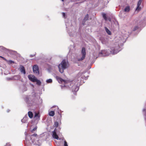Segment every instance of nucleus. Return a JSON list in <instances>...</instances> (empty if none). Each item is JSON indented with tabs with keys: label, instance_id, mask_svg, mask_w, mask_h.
Returning <instances> with one entry per match:
<instances>
[{
	"label": "nucleus",
	"instance_id": "nucleus-1",
	"mask_svg": "<svg viewBox=\"0 0 146 146\" xmlns=\"http://www.w3.org/2000/svg\"><path fill=\"white\" fill-rule=\"evenodd\" d=\"M86 77L85 76L82 75L80 74H78L76 76L75 81L77 82V86L74 85L72 87V91L74 92V94H76V92L78 90L79 88L78 86L84 83L83 79H85Z\"/></svg>",
	"mask_w": 146,
	"mask_h": 146
},
{
	"label": "nucleus",
	"instance_id": "nucleus-2",
	"mask_svg": "<svg viewBox=\"0 0 146 146\" xmlns=\"http://www.w3.org/2000/svg\"><path fill=\"white\" fill-rule=\"evenodd\" d=\"M67 62L65 60H63L58 66L59 71L61 73L64 72V70L67 68Z\"/></svg>",
	"mask_w": 146,
	"mask_h": 146
},
{
	"label": "nucleus",
	"instance_id": "nucleus-3",
	"mask_svg": "<svg viewBox=\"0 0 146 146\" xmlns=\"http://www.w3.org/2000/svg\"><path fill=\"white\" fill-rule=\"evenodd\" d=\"M81 54L82 56V57L78 59V60L79 61H81L84 60L86 57V49L84 47H83L82 48L81 51Z\"/></svg>",
	"mask_w": 146,
	"mask_h": 146
},
{
	"label": "nucleus",
	"instance_id": "nucleus-4",
	"mask_svg": "<svg viewBox=\"0 0 146 146\" xmlns=\"http://www.w3.org/2000/svg\"><path fill=\"white\" fill-rule=\"evenodd\" d=\"M56 78L58 81L60 83H62V82H63L64 84L66 85L67 83H69L70 82L69 80H63L58 76H56Z\"/></svg>",
	"mask_w": 146,
	"mask_h": 146
},
{
	"label": "nucleus",
	"instance_id": "nucleus-5",
	"mask_svg": "<svg viewBox=\"0 0 146 146\" xmlns=\"http://www.w3.org/2000/svg\"><path fill=\"white\" fill-rule=\"evenodd\" d=\"M33 72L34 73L38 74H39V70L38 67V65H35L33 67Z\"/></svg>",
	"mask_w": 146,
	"mask_h": 146
},
{
	"label": "nucleus",
	"instance_id": "nucleus-6",
	"mask_svg": "<svg viewBox=\"0 0 146 146\" xmlns=\"http://www.w3.org/2000/svg\"><path fill=\"white\" fill-rule=\"evenodd\" d=\"M28 78L29 80L33 82H35L37 78L34 76L32 75H29L28 76Z\"/></svg>",
	"mask_w": 146,
	"mask_h": 146
},
{
	"label": "nucleus",
	"instance_id": "nucleus-7",
	"mask_svg": "<svg viewBox=\"0 0 146 146\" xmlns=\"http://www.w3.org/2000/svg\"><path fill=\"white\" fill-rule=\"evenodd\" d=\"M0 57L2 58L4 60L6 61L7 62V63L9 64H14L15 63L14 62V61H12V60H8L3 57L0 56Z\"/></svg>",
	"mask_w": 146,
	"mask_h": 146
},
{
	"label": "nucleus",
	"instance_id": "nucleus-8",
	"mask_svg": "<svg viewBox=\"0 0 146 146\" xmlns=\"http://www.w3.org/2000/svg\"><path fill=\"white\" fill-rule=\"evenodd\" d=\"M142 0H139L138 2L137 5V7L136 9L135 10L137 11H139L141 10V8L140 7V5L141 3Z\"/></svg>",
	"mask_w": 146,
	"mask_h": 146
},
{
	"label": "nucleus",
	"instance_id": "nucleus-9",
	"mask_svg": "<svg viewBox=\"0 0 146 146\" xmlns=\"http://www.w3.org/2000/svg\"><path fill=\"white\" fill-rule=\"evenodd\" d=\"M52 136L55 139H58V137L56 134V132L55 131H52Z\"/></svg>",
	"mask_w": 146,
	"mask_h": 146
},
{
	"label": "nucleus",
	"instance_id": "nucleus-10",
	"mask_svg": "<svg viewBox=\"0 0 146 146\" xmlns=\"http://www.w3.org/2000/svg\"><path fill=\"white\" fill-rule=\"evenodd\" d=\"M20 68L21 72L23 73L24 74H25L26 72L24 67L23 66H20Z\"/></svg>",
	"mask_w": 146,
	"mask_h": 146
},
{
	"label": "nucleus",
	"instance_id": "nucleus-11",
	"mask_svg": "<svg viewBox=\"0 0 146 146\" xmlns=\"http://www.w3.org/2000/svg\"><path fill=\"white\" fill-rule=\"evenodd\" d=\"M28 115L29 117L31 118H32L33 117V113L31 111H29L28 112Z\"/></svg>",
	"mask_w": 146,
	"mask_h": 146
},
{
	"label": "nucleus",
	"instance_id": "nucleus-12",
	"mask_svg": "<svg viewBox=\"0 0 146 146\" xmlns=\"http://www.w3.org/2000/svg\"><path fill=\"white\" fill-rule=\"evenodd\" d=\"M130 11V7L129 6H127L124 9V11L125 12H129Z\"/></svg>",
	"mask_w": 146,
	"mask_h": 146
},
{
	"label": "nucleus",
	"instance_id": "nucleus-13",
	"mask_svg": "<svg viewBox=\"0 0 146 146\" xmlns=\"http://www.w3.org/2000/svg\"><path fill=\"white\" fill-rule=\"evenodd\" d=\"M55 114L54 111H51L49 112V115L50 116H53Z\"/></svg>",
	"mask_w": 146,
	"mask_h": 146
},
{
	"label": "nucleus",
	"instance_id": "nucleus-14",
	"mask_svg": "<svg viewBox=\"0 0 146 146\" xmlns=\"http://www.w3.org/2000/svg\"><path fill=\"white\" fill-rule=\"evenodd\" d=\"M106 31L109 35H111V31L107 28L105 27Z\"/></svg>",
	"mask_w": 146,
	"mask_h": 146
},
{
	"label": "nucleus",
	"instance_id": "nucleus-15",
	"mask_svg": "<svg viewBox=\"0 0 146 146\" xmlns=\"http://www.w3.org/2000/svg\"><path fill=\"white\" fill-rule=\"evenodd\" d=\"M102 16L103 18L106 21H107V18L106 17V15L105 13H103L102 14Z\"/></svg>",
	"mask_w": 146,
	"mask_h": 146
},
{
	"label": "nucleus",
	"instance_id": "nucleus-16",
	"mask_svg": "<svg viewBox=\"0 0 146 146\" xmlns=\"http://www.w3.org/2000/svg\"><path fill=\"white\" fill-rule=\"evenodd\" d=\"M89 18V15L88 14H86L85 17H84V21H86L88 20Z\"/></svg>",
	"mask_w": 146,
	"mask_h": 146
},
{
	"label": "nucleus",
	"instance_id": "nucleus-17",
	"mask_svg": "<svg viewBox=\"0 0 146 146\" xmlns=\"http://www.w3.org/2000/svg\"><path fill=\"white\" fill-rule=\"evenodd\" d=\"M35 82H36V84L38 85H40L41 84V82L37 79H36Z\"/></svg>",
	"mask_w": 146,
	"mask_h": 146
},
{
	"label": "nucleus",
	"instance_id": "nucleus-18",
	"mask_svg": "<svg viewBox=\"0 0 146 146\" xmlns=\"http://www.w3.org/2000/svg\"><path fill=\"white\" fill-rule=\"evenodd\" d=\"M28 119V118L27 117H25L23 118L22 119L21 121L22 122H24V121L25 120L26 121L27 120V119Z\"/></svg>",
	"mask_w": 146,
	"mask_h": 146
},
{
	"label": "nucleus",
	"instance_id": "nucleus-19",
	"mask_svg": "<svg viewBox=\"0 0 146 146\" xmlns=\"http://www.w3.org/2000/svg\"><path fill=\"white\" fill-rule=\"evenodd\" d=\"M47 83H50L52 82V80L51 79H49L47 80L46 81Z\"/></svg>",
	"mask_w": 146,
	"mask_h": 146
},
{
	"label": "nucleus",
	"instance_id": "nucleus-20",
	"mask_svg": "<svg viewBox=\"0 0 146 146\" xmlns=\"http://www.w3.org/2000/svg\"><path fill=\"white\" fill-rule=\"evenodd\" d=\"M58 126V122H56L54 123V126L56 127H57Z\"/></svg>",
	"mask_w": 146,
	"mask_h": 146
},
{
	"label": "nucleus",
	"instance_id": "nucleus-21",
	"mask_svg": "<svg viewBox=\"0 0 146 146\" xmlns=\"http://www.w3.org/2000/svg\"><path fill=\"white\" fill-rule=\"evenodd\" d=\"M138 28H139V27L138 26H135L134 28L133 29V31H135L136 30H137L138 29Z\"/></svg>",
	"mask_w": 146,
	"mask_h": 146
},
{
	"label": "nucleus",
	"instance_id": "nucleus-22",
	"mask_svg": "<svg viewBox=\"0 0 146 146\" xmlns=\"http://www.w3.org/2000/svg\"><path fill=\"white\" fill-rule=\"evenodd\" d=\"M36 129H37V127H35L33 129H32L31 130V132H33L34 131H36Z\"/></svg>",
	"mask_w": 146,
	"mask_h": 146
},
{
	"label": "nucleus",
	"instance_id": "nucleus-23",
	"mask_svg": "<svg viewBox=\"0 0 146 146\" xmlns=\"http://www.w3.org/2000/svg\"><path fill=\"white\" fill-rule=\"evenodd\" d=\"M38 117V118L39 117V116L38 115V113H36L35 115V117Z\"/></svg>",
	"mask_w": 146,
	"mask_h": 146
},
{
	"label": "nucleus",
	"instance_id": "nucleus-24",
	"mask_svg": "<svg viewBox=\"0 0 146 146\" xmlns=\"http://www.w3.org/2000/svg\"><path fill=\"white\" fill-rule=\"evenodd\" d=\"M64 146H68L67 143L66 141H64Z\"/></svg>",
	"mask_w": 146,
	"mask_h": 146
},
{
	"label": "nucleus",
	"instance_id": "nucleus-25",
	"mask_svg": "<svg viewBox=\"0 0 146 146\" xmlns=\"http://www.w3.org/2000/svg\"><path fill=\"white\" fill-rule=\"evenodd\" d=\"M62 15H63V17H64L65 18H66V14H65V13H62Z\"/></svg>",
	"mask_w": 146,
	"mask_h": 146
},
{
	"label": "nucleus",
	"instance_id": "nucleus-26",
	"mask_svg": "<svg viewBox=\"0 0 146 146\" xmlns=\"http://www.w3.org/2000/svg\"><path fill=\"white\" fill-rule=\"evenodd\" d=\"M37 135V134L36 133H35V134H34L32 135H31V136L32 137V136H34V137H36V136Z\"/></svg>",
	"mask_w": 146,
	"mask_h": 146
},
{
	"label": "nucleus",
	"instance_id": "nucleus-27",
	"mask_svg": "<svg viewBox=\"0 0 146 146\" xmlns=\"http://www.w3.org/2000/svg\"><path fill=\"white\" fill-rule=\"evenodd\" d=\"M111 49L112 51H113V52H114V51H115V49L111 47Z\"/></svg>",
	"mask_w": 146,
	"mask_h": 146
},
{
	"label": "nucleus",
	"instance_id": "nucleus-28",
	"mask_svg": "<svg viewBox=\"0 0 146 146\" xmlns=\"http://www.w3.org/2000/svg\"><path fill=\"white\" fill-rule=\"evenodd\" d=\"M36 146H40V145L38 144H36Z\"/></svg>",
	"mask_w": 146,
	"mask_h": 146
},
{
	"label": "nucleus",
	"instance_id": "nucleus-29",
	"mask_svg": "<svg viewBox=\"0 0 146 146\" xmlns=\"http://www.w3.org/2000/svg\"><path fill=\"white\" fill-rule=\"evenodd\" d=\"M35 55H31V57H33L34 56H35Z\"/></svg>",
	"mask_w": 146,
	"mask_h": 146
},
{
	"label": "nucleus",
	"instance_id": "nucleus-30",
	"mask_svg": "<svg viewBox=\"0 0 146 146\" xmlns=\"http://www.w3.org/2000/svg\"><path fill=\"white\" fill-rule=\"evenodd\" d=\"M62 1H64V0H61Z\"/></svg>",
	"mask_w": 146,
	"mask_h": 146
}]
</instances>
